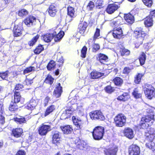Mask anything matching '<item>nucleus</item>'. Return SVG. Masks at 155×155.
Listing matches in <instances>:
<instances>
[{
	"label": "nucleus",
	"instance_id": "13d9d810",
	"mask_svg": "<svg viewBox=\"0 0 155 155\" xmlns=\"http://www.w3.org/2000/svg\"><path fill=\"white\" fill-rule=\"evenodd\" d=\"M102 0H97L96 2V7L97 8H100L102 7V5L103 3Z\"/></svg>",
	"mask_w": 155,
	"mask_h": 155
},
{
	"label": "nucleus",
	"instance_id": "ddd939ff",
	"mask_svg": "<svg viewBox=\"0 0 155 155\" xmlns=\"http://www.w3.org/2000/svg\"><path fill=\"white\" fill-rule=\"evenodd\" d=\"M36 20V19L34 17L30 16L27 18L24 22L28 27H30L35 24Z\"/></svg>",
	"mask_w": 155,
	"mask_h": 155
},
{
	"label": "nucleus",
	"instance_id": "0eeeda50",
	"mask_svg": "<svg viewBox=\"0 0 155 155\" xmlns=\"http://www.w3.org/2000/svg\"><path fill=\"white\" fill-rule=\"evenodd\" d=\"M129 155H139L140 150V147L136 145L130 146L128 149Z\"/></svg>",
	"mask_w": 155,
	"mask_h": 155
},
{
	"label": "nucleus",
	"instance_id": "a878e982",
	"mask_svg": "<svg viewBox=\"0 0 155 155\" xmlns=\"http://www.w3.org/2000/svg\"><path fill=\"white\" fill-rule=\"evenodd\" d=\"M97 59L101 63L104 64L108 61V57L107 56L101 53H100L99 54L98 57Z\"/></svg>",
	"mask_w": 155,
	"mask_h": 155
},
{
	"label": "nucleus",
	"instance_id": "6ab92c4d",
	"mask_svg": "<svg viewBox=\"0 0 155 155\" xmlns=\"http://www.w3.org/2000/svg\"><path fill=\"white\" fill-rule=\"evenodd\" d=\"M61 137V134L60 133L57 131L54 132L53 136V143L56 144L59 143Z\"/></svg>",
	"mask_w": 155,
	"mask_h": 155
},
{
	"label": "nucleus",
	"instance_id": "37998d69",
	"mask_svg": "<svg viewBox=\"0 0 155 155\" xmlns=\"http://www.w3.org/2000/svg\"><path fill=\"white\" fill-rule=\"evenodd\" d=\"M44 48L43 46L40 45L36 48L34 50V52L36 54H38L40 53L43 50Z\"/></svg>",
	"mask_w": 155,
	"mask_h": 155
},
{
	"label": "nucleus",
	"instance_id": "c756f323",
	"mask_svg": "<svg viewBox=\"0 0 155 155\" xmlns=\"http://www.w3.org/2000/svg\"><path fill=\"white\" fill-rule=\"evenodd\" d=\"M130 95L127 93H124L121 95L119 96L117 99L120 101H125L130 98Z\"/></svg>",
	"mask_w": 155,
	"mask_h": 155
},
{
	"label": "nucleus",
	"instance_id": "5fc2aeb1",
	"mask_svg": "<svg viewBox=\"0 0 155 155\" xmlns=\"http://www.w3.org/2000/svg\"><path fill=\"white\" fill-rule=\"evenodd\" d=\"M120 51L122 56H123L124 55H127L130 53V51L129 50L124 48L120 50Z\"/></svg>",
	"mask_w": 155,
	"mask_h": 155
},
{
	"label": "nucleus",
	"instance_id": "774afa93",
	"mask_svg": "<svg viewBox=\"0 0 155 155\" xmlns=\"http://www.w3.org/2000/svg\"><path fill=\"white\" fill-rule=\"evenodd\" d=\"M78 110L81 112L82 113L84 111L83 108H82V106H78Z\"/></svg>",
	"mask_w": 155,
	"mask_h": 155
},
{
	"label": "nucleus",
	"instance_id": "2eb2a0df",
	"mask_svg": "<svg viewBox=\"0 0 155 155\" xmlns=\"http://www.w3.org/2000/svg\"><path fill=\"white\" fill-rule=\"evenodd\" d=\"M62 92V87L61 86L60 83H58L54 90L53 95L56 98L60 97Z\"/></svg>",
	"mask_w": 155,
	"mask_h": 155
},
{
	"label": "nucleus",
	"instance_id": "58836bf2",
	"mask_svg": "<svg viewBox=\"0 0 155 155\" xmlns=\"http://www.w3.org/2000/svg\"><path fill=\"white\" fill-rule=\"evenodd\" d=\"M132 95L136 99L140 98L141 97V94L140 93L138 90L137 88L134 89L132 93Z\"/></svg>",
	"mask_w": 155,
	"mask_h": 155
},
{
	"label": "nucleus",
	"instance_id": "4468645a",
	"mask_svg": "<svg viewBox=\"0 0 155 155\" xmlns=\"http://www.w3.org/2000/svg\"><path fill=\"white\" fill-rule=\"evenodd\" d=\"M118 6L115 4H109L106 9V12L109 14L113 13L118 8Z\"/></svg>",
	"mask_w": 155,
	"mask_h": 155
},
{
	"label": "nucleus",
	"instance_id": "6e6d98bb",
	"mask_svg": "<svg viewBox=\"0 0 155 155\" xmlns=\"http://www.w3.org/2000/svg\"><path fill=\"white\" fill-rule=\"evenodd\" d=\"M87 51V48L86 46H84L82 48L81 51V56L83 58L85 57Z\"/></svg>",
	"mask_w": 155,
	"mask_h": 155
},
{
	"label": "nucleus",
	"instance_id": "864d4df0",
	"mask_svg": "<svg viewBox=\"0 0 155 155\" xmlns=\"http://www.w3.org/2000/svg\"><path fill=\"white\" fill-rule=\"evenodd\" d=\"M8 73L7 71L2 73L0 72V77L3 80H6L8 77Z\"/></svg>",
	"mask_w": 155,
	"mask_h": 155
},
{
	"label": "nucleus",
	"instance_id": "412c9836",
	"mask_svg": "<svg viewBox=\"0 0 155 155\" xmlns=\"http://www.w3.org/2000/svg\"><path fill=\"white\" fill-rule=\"evenodd\" d=\"M61 128L64 133L66 134H71L73 131L72 127L69 125L61 127Z\"/></svg>",
	"mask_w": 155,
	"mask_h": 155
},
{
	"label": "nucleus",
	"instance_id": "3c124183",
	"mask_svg": "<svg viewBox=\"0 0 155 155\" xmlns=\"http://www.w3.org/2000/svg\"><path fill=\"white\" fill-rule=\"evenodd\" d=\"M35 69V68L34 67L31 66L27 68L24 71V74H25L28 73H30L32 71H34Z\"/></svg>",
	"mask_w": 155,
	"mask_h": 155
},
{
	"label": "nucleus",
	"instance_id": "aec40b11",
	"mask_svg": "<svg viewBox=\"0 0 155 155\" xmlns=\"http://www.w3.org/2000/svg\"><path fill=\"white\" fill-rule=\"evenodd\" d=\"M87 26V23L86 22H84L79 24L78 29L79 33L83 35L84 34Z\"/></svg>",
	"mask_w": 155,
	"mask_h": 155
},
{
	"label": "nucleus",
	"instance_id": "0e129e2a",
	"mask_svg": "<svg viewBox=\"0 0 155 155\" xmlns=\"http://www.w3.org/2000/svg\"><path fill=\"white\" fill-rule=\"evenodd\" d=\"M25 154L26 153L25 151L22 150H19L15 155H25Z\"/></svg>",
	"mask_w": 155,
	"mask_h": 155
},
{
	"label": "nucleus",
	"instance_id": "f704fd0d",
	"mask_svg": "<svg viewBox=\"0 0 155 155\" xmlns=\"http://www.w3.org/2000/svg\"><path fill=\"white\" fill-rule=\"evenodd\" d=\"M4 110L3 104L0 103V123L3 124L4 123L5 117L2 115Z\"/></svg>",
	"mask_w": 155,
	"mask_h": 155
},
{
	"label": "nucleus",
	"instance_id": "e433bc0d",
	"mask_svg": "<svg viewBox=\"0 0 155 155\" xmlns=\"http://www.w3.org/2000/svg\"><path fill=\"white\" fill-rule=\"evenodd\" d=\"M39 35H37L34 37L28 43V44L30 46H32L35 44L39 38Z\"/></svg>",
	"mask_w": 155,
	"mask_h": 155
},
{
	"label": "nucleus",
	"instance_id": "de8ad7c7",
	"mask_svg": "<svg viewBox=\"0 0 155 155\" xmlns=\"http://www.w3.org/2000/svg\"><path fill=\"white\" fill-rule=\"evenodd\" d=\"M18 109V106L16 105V104H15L14 103H11L9 107V109L11 111H15Z\"/></svg>",
	"mask_w": 155,
	"mask_h": 155
},
{
	"label": "nucleus",
	"instance_id": "c9c22d12",
	"mask_svg": "<svg viewBox=\"0 0 155 155\" xmlns=\"http://www.w3.org/2000/svg\"><path fill=\"white\" fill-rule=\"evenodd\" d=\"M64 34V31H60L57 35L56 34L55 35L56 36L54 39L55 41L58 42L60 41L63 37Z\"/></svg>",
	"mask_w": 155,
	"mask_h": 155
},
{
	"label": "nucleus",
	"instance_id": "49530a36",
	"mask_svg": "<svg viewBox=\"0 0 155 155\" xmlns=\"http://www.w3.org/2000/svg\"><path fill=\"white\" fill-rule=\"evenodd\" d=\"M94 7L95 5L94 2L92 1H90L87 6V9L88 11H92L93 10Z\"/></svg>",
	"mask_w": 155,
	"mask_h": 155
},
{
	"label": "nucleus",
	"instance_id": "338daca9",
	"mask_svg": "<svg viewBox=\"0 0 155 155\" xmlns=\"http://www.w3.org/2000/svg\"><path fill=\"white\" fill-rule=\"evenodd\" d=\"M129 72V68H125L123 70V73L124 74L128 73Z\"/></svg>",
	"mask_w": 155,
	"mask_h": 155
},
{
	"label": "nucleus",
	"instance_id": "052dcab7",
	"mask_svg": "<svg viewBox=\"0 0 155 155\" xmlns=\"http://www.w3.org/2000/svg\"><path fill=\"white\" fill-rule=\"evenodd\" d=\"M100 48L99 45L97 44H94L93 45V49L92 51L94 52H96Z\"/></svg>",
	"mask_w": 155,
	"mask_h": 155
},
{
	"label": "nucleus",
	"instance_id": "e2e57ef3",
	"mask_svg": "<svg viewBox=\"0 0 155 155\" xmlns=\"http://www.w3.org/2000/svg\"><path fill=\"white\" fill-rule=\"evenodd\" d=\"M34 78L32 79H30L26 78L25 80V81L26 84L28 85L31 84L33 83V80Z\"/></svg>",
	"mask_w": 155,
	"mask_h": 155
},
{
	"label": "nucleus",
	"instance_id": "b1692460",
	"mask_svg": "<svg viewBox=\"0 0 155 155\" xmlns=\"http://www.w3.org/2000/svg\"><path fill=\"white\" fill-rule=\"evenodd\" d=\"M146 141H147L146 144V147L151 150L153 152H155V144L153 141V140H147L146 138Z\"/></svg>",
	"mask_w": 155,
	"mask_h": 155
},
{
	"label": "nucleus",
	"instance_id": "bb28decb",
	"mask_svg": "<svg viewBox=\"0 0 155 155\" xmlns=\"http://www.w3.org/2000/svg\"><path fill=\"white\" fill-rule=\"evenodd\" d=\"M36 100L31 99L26 107L29 110H32L34 109L37 105V103Z\"/></svg>",
	"mask_w": 155,
	"mask_h": 155
},
{
	"label": "nucleus",
	"instance_id": "680f3d73",
	"mask_svg": "<svg viewBox=\"0 0 155 155\" xmlns=\"http://www.w3.org/2000/svg\"><path fill=\"white\" fill-rule=\"evenodd\" d=\"M23 87V85L21 84H17L15 87V92L17 91L20 90Z\"/></svg>",
	"mask_w": 155,
	"mask_h": 155
},
{
	"label": "nucleus",
	"instance_id": "72a5a7b5",
	"mask_svg": "<svg viewBox=\"0 0 155 155\" xmlns=\"http://www.w3.org/2000/svg\"><path fill=\"white\" fill-rule=\"evenodd\" d=\"M55 109V106L54 105H52L48 107L46 109L44 114L45 117L49 115L50 113H52Z\"/></svg>",
	"mask_w": 155,
	"mask_h": 155
},
{
	"label": "nucleus",
	"instance_id": "f03ea898",
	"mask_svg": "<svg viewBox=\"0 0 155 155\" xmlns=\"http://www.w3.org/2000/svg\"><path fill=\"white\" fill-rule=\"evenodd\" d=\"M104 134V127L101 126H97L94 129L92 132V135L95 140H99L103 138Z\"/></svg>",
	"mask_w": 155,
	"mask_h": 155
},
{
	"label": "nucleus",
	"instance_id": "6e6552de",
	"mask_svg": "<svg viewBox=\"0 0 155 155\" xmlns=\"http://www.w3.org/2000/svg\"><path fill=\"white\" fill-rule=\"evenodd\" d=\"M117 150V147L114 145L110 146L107 149H105L104 152L105 155H116Z\"/></svg>",
	"mask_w": 155,
	"mask_h": 155
},
{
	"label": "nucleus",
	"instance_id": "9b49d317",
	"mask_svg": "<svg viewBox=\"0 0 155 155\" xmlns=\"http://www.w3.org/2000/svg\"><path fill=\"white\" fill-rule=\"evenodd\" d=\"M112 35L114 38L120 39L123 36L122 29L120 27L114 28Z\"/></svg>",
	"mask_w": 155,
	"mask_h": 155
},
{
	"label": "nucleus",
	"instance_id": "ea45409f",
	"mask_svg": "<svg viewBox=\"0 0 155 155\" xmlns=\"http://www.w3.org/2000/svg\"><path fill=\"white\" fill-rule=\"evenodd\" d=\"M146 59V54L144 53L143 52L139 58V60L141 65H143L144 64Z\"/></svg>",
	"mask_w": 155,
	"mask_h": 155
},
{
	"label": "nucleus",
	"instance_id": "9d476101",
	"mask_svg": "<svg viewBox=\"0 0 155 155\" xmlns=\"http://www.w3.org/2000/svg\"><path fill=\"white\" fill-rule=\"evenodd\" d=\"M68 15L66 20L68 22H71L73 18L75 17L74 14L75 11L74 8L71 7H69L67 8Z\"/></svg>",
	"mask_w": 155,
	"mask_h": 155
},
{
	"label": "nucleus",
	"instance_id": "7c9ffc66",
	"mask_svg": "<svg viewBox=\"0 0 155 155\" xmlns=\"http://www.w3.org/2000/svg\"><path fill=\"white\" fill-rule=\"evenodd\" d=\"M23 133L22 129L21 128H17L13 130L12 134L16 137H20Z\"/></svg>",
	"mask_w": 155,
	"mask_h": 155
},
{
	"label": "nucleus",
	"instance_id": "7ed1b4c3",
	"mask_svg": "<svg viewBox=\"0 0 155 155\" xmlns=\"http://www.w3.org/2000/svg\"><path fill=\"white\" fill-rule=\"evenodd\" d=\"M143 90L146 97L149 99H151L155 96V89L150 84H145Z\"/></svg>",
	"mask_w": 155,
	"mask_h": 155
},
{
	"label": "nucleus",
	"instance_id": "dca6fc26",
	"mask_svg": "<svg viewBox=\"0 0 155 155\" xmlns=\"http://www.w3.org/2000/svg\"><path fill=\"white\" fill-rule=\"evenodd\" d=\"M56 35V32L54 31L53 34L47 33L42 36V39L46 42H50L53 38Z\"/></svg>",
	"mask_w": 155,
	"mask_h": 155
},
{
	"label": "nucleus",
	"instance_id": "c03bdc74",
	"mask_svg": "<svg viewBox=\"0 0 155 155\" xmlns=\"http://www.w3.org/2000/svg\"><path fill=\"white\" fill-rule=\"evenodd\" d=\"M15 121L19 124H21L25 122V120L24 117H16L14 118Z\"/></svg>",
	"mask_w": 155,
	"mask_h": 155
},
{
	"label": "nucleus",
	"instance_id": "09e8293b",
	"mask_svg": "<svg viewBox=\"0 0 155 155\" xmlns=\"http://www.w3.org/2000/svg\"><path fill=\"white\" fill-rule=\"evenodd\" d=\"M143 75V74H138L135 78L134 82L136 84H139L141 78Z\"/></svg>",
	"mask_w": 155,
	"mask_h": 155
},
{
	"label": "nucleus",
	"instance_id": "5701e85b",
	"mask_svg": "<svg viewBox=\"0 0 155 155\" xmlns=\"http://www.w3.org/2000/svg\"><path fill=\"white\" fill-rule=\"evenodd\" d=\"M124 18L127 23L129 24H132L134 22V17L130 14L125 15Z\"/></svg>",
	"mask_w": 155,
	"mask_h": 155
},
{
	"label": "nucleus",
	"instance_id": "39448f33",
	"mask_svg": "<svg viewBox=\"0 0 155 155\" xmlns=\"http://www.w3.org/2000/svg\"><path fill=\"white\" fill-rule=\"evenodd\" d=\"M126 117L122 114H118L114 118V121L116 126L118 127H122L124 126L126 123Z\"/></svg>",
	"mask_w": 155,
	"mask_h": 155
},
{
	"label": "nucleus",
	"instance_id": "473e14b6",
	"mask_svg": "<svg viewBox=\"0 0 155 155\" xmlns=\"http://www.w3.org/2000/svg\"><path fill=\"white\" fill-rule=\"evenodd\" d=\"M57 12L56 7L54 6L51 5L50 6L48 10V13L49 15L52 17H54Z\"/></svg>",
	"mask_w": 155,
	"mask_h": 155
},
{
	"label": "nucleus",
	"instance_id": "a18cd8bd",
	"mask_svg": "<svg viewBox=\"0 0 155 155\" xmlns=\"http://www.w3.org/2000/svg\"><path fill=\"white\" fill-rule=\"evenodd\" d=\"M54 80V78H52L51 76L48 75L46 78L45 81V82L51 85L53 83Z\"/></svg>",
	"mask_w": 155,
	"mask_h": 155
},
{
	"label": "nucleus",
	"instance_id": "a19ab883",
	"mask_svg": "<svg viewBox=\"0 0 155 155\" xmlns=\"http://www.w3.org/2000/svg\"><path fill=\"white\" fill-rule=\"evenodd\" d=\"M21 96L18 91H16L15 93L14 96V103L16 104L19 102L20 100Z\"/></svg>",
	"mask_w": 155,
	"mask_h": 155
},
{
	"label": "nucleus",
	"instance_id": "cd10ccee",
	"mask_svg": "<svg viewBox=\"0 0 155 155\" xmlns=\"http://www.w3.org/2000/svg\"><path fill=\"white\" fill-rule=\"evenodd\" d=\"M153 20L152 18L150 16L147 17L144 21V24L146 27H150L152 26L153 25Z\"/></svg>",
	"mask_w": 155,
	"mask_h": 155
},
{
	"label": "nucleus",
	"instance_id": "f257e3e1",
	"mask_svg": "<svg viewBox=\"0 0 155 155\" xmlns=\"http://www.w3.org/2000/svg\"><path fill=\"white\" fill-rule=\"evenodd\" d=\"M154 120V115L153 114L143 117L140 124L141 127L143 129H147L153 124Z\"/></svg>",
	"mask_w": 155,
	"mask_h": 155
},
{
	"label": "nucleus",
	"instance_id": "2f4dec72",
	"mask_svg": "<svg viewBox=\"0 0 155 155\" xmlns=\"http://www.w3.org/2000/svg\"><path fill=\"white\" fill-rule=\"evenodd\" d=\"M13 31L15 37L19 36L21 34V28L18 25L15 26L14 28Z\"/></svg>",
	"mask_w": 155,
	"mask_h": 155
},
{
	"label": "nucleus",
	"instance_id": "a211bd4d",
	"mask_svg": "<svg viewBox=\"0 0 155 155\" xmlns=\"http://www.w3.org/2000/svg\"><path fill=\"white\" fill-rule=\"evenodd\" d=\"M72 120L74 125L78 129H81L82 127V121L77 116H73L72 117Z\"/></svg>",
	"mask_w": 155,
	"mask_h": 155
},
{
	"label": "nucleus",
	"instance_id": "f3484780",
	"mask_svg": "<svg viewBox=\"0 0 155 155\" xmlns=\"http://www.w3.org/2000/svg\"><path fill=\"white\" fill-rule=\"evenodd\" d=\"M124 136L130 139H131L134 137V132L133 130L130 128L125 129L124 131Z\"/></svg>",
	"mask_w": 155,
	"mask_h": 155
},
{
	"label": "nucleus",
	"instance_id": "1a4fd4ad",
	"mask_svg": "<svg viewBox=\"0 0 155 155\" xmlns=\"http://www.w3.org/2000/svg\"><path fill=\"white\" fill-rule=\"evenodd\" d=\"M51 127L50 125L42 124L39 127L38 130L39 134L41 135H45L47 133L51 130Z\"/></svg>",
	"mask_w": 155,
	"mask_h": 155
},
{
	"label": "nucleus",
	"instance_id": "4d7b16f0",
	"mask_svg": "<svg viewBox=\"0 0 155 155\" xmlns=\"http://www.w3.org/2000/svg\"><path fill=\"white\" fill-rule=\"evenodd\" d=\"M105 90L108 93H111L114 91L113 88L110 86H108L106 87Z\"/></svg>",
	"mask_w": 155,
	"mask_h": 155
},
{
	"label": "nucleus",
	"instance_id": "79ce46f5",
	"mask_svg": "<svg viewBox=\"0 0 155 155\" xmlns=\"http://www.w3.org/2000/svg\"><path fill=\"white\" fill-rule=\"evenodd\" d=\"M114 84L117 86H120L123 83L122 79L119 77H116L113 80Z\"/></svg>",
	"mask_w": 155,
	"mask_h": 155
},
{
	"label": "nucleus",
	"instance_id": "393cba45",
	"mask_svg": "<svg viewBox=\"0 0 155 155\" xmlns=\"http://www.w3.org/2000/svg\"><path fill=\"white\" fill-rule=\"evenodd\" d=\"M74 109L72 107H71L67 108L65 110L64 113L62 114V115H66V118H68L71 115L73 114Z\"/></svg>",
	"mask_w": 155,
	"mask_h": 155
},
{
	"label": "nucleus",
	"instance_id": "f8f14e48",
	"mask_svg": "<svg viewBox=\"0 0 155 155\" xmlns=\"http://www.w3.org/2000/svg\"><path fill=\"white\" fill-rule=\"evenodd\" d=\"M145 136L147 140H153L155 137V130L152 128H150L147 132H145Z\"/></svg>",
	"mask_w": 155,
	"mask_h": 155
},
{
	"label": "nucleus",
	"instance_id": "423d86ee",
	"mask_svg": "<svg viewBox=\"0 0 155 155\" xmlns=\"http://www.w3.org/2000/svg\"><path fill=\"white\" fill-rule=\"evenodd\" d=\"M89 115L92 120H104L105 119V117L100 110L93 111L90 113Z\"/></svg>",
	"mask_w": 155,
	"mask_h": 155
},
{
	"label": "nucleus",
	"instance_id": "20e7f679",
	"mask_svg": "<svg viewBox=\"0 0 155 155\" xmlns=\"http://www.w3.org/2000/svg\"><path fill=\"white\" fill-rule=\"evenodd\" d=\"M134 34L135 37L138 40V44H142L146 35V34L143 31V29L141 28H136L134 31Z\"/></svg>",
	"mask_w": 155,
	"mask_h": 155
},
{
	"label": "nucleus",
	"instance_id": "4c0bfd02",
	"mask_svg": "<svg viewBox=\"0 0 155 155\" xmlns=\"http://www.w3.org/2000/svg\"><path fill=\"white\" fill-rule=\"evenodd\" d=\"M56 65L55 62L52 60L50 61L48 63L47 67L48 70L49 71H51L54 68Z\"/></svg>",
	"mask_w": 155,
	"mask_h": 155
},
{
	"label": "nucleus",
	"instance_id": "4be33fe9",
	"mask_svg": "<svg viewBox=\"0 0 155 155\" xmlns=\"http://www.w3.org/2000/svg\"><path fill=\"white\" fill-rule=\"evenodd\" d=\"M104 75L103 73L93 71L91 73V78L92 79L98 78Z\"/></svg>",
	"mask_w": 155,
	"mask_h": 155
},
{
	"label": "nucleus",
	"instance_id": "c85d7f7f",
	"mask_svg": "<svg viewBox=\"0 0 155 155\" xmlns=\"http://www.w3.org/2000/svg\"><path fill=\"white\" fill-rule=\"evenodd\" d=\"M122 20V18L120 17L119 18L115 19L112 22L111 25L114 28H117V27H118L119 25L122 24L121 23Z\"/></svg>",
	"mask_w": 155,
	"mask_h": 155
},
{
	"label": "nucleus",
	"instance_id": "603ef678",
	"mask_svg": "<svg viewBox=\"0 0 155 155\" xmlns=\"http://www.w3.org/2000/svg\"><path fill=\"white\" fill-rule=\"evenodd\" d=\"M143 3L148 7H151L153 4L152 0H142Z\"/></svg>",
	"mask_w": 155,
	"mask_h": 155
},
{
	"label": "nucleus",
	"instance_id": "bf43d9fd",
	"mask_svg": "<svg viewBox=\"0 0 155 155\" xmlns=\"http://www.w3.org/2000/svg\"><path fill=\"white\" fill-rule=\"evenodd\" d=\"M100 30L98 28H97L94 37V41L95 40L100 36Z\"/></svg>",
	"mask_w": 155,
	"mask_h": 155
},
{
	"label": "nucleus",
	"instance_id": "69168bd1",
	"mask_svg": "<svg viewBox=\"0 0 155 155\" xmlns=\"http://www.w3.org/2000/svg\"><path fill=\"white\" fill-rule=\"evenodd\" d=\"M50 98L49 97H47L44 101V104L45 106H47V104L50 100Z\"/></svg>",
	"mask_w": 155,
	"mask_h": 155
},
{
	"label": "nucleus",
	"instance_id": "8fccbe9b",
	"mask_svg": "<svg viewBox=\"0 0 155 155\" xmlns=\"http://www.w3.org/2000/svg\"><path fill=\"white\" fill-rule=\"evenodd\" d=\"M28 14V12L27 10L23 9L19 11L18 15L20 17H23L27 15Z\"/></svg>",
	"mask_w": 155,
	"mask_h": 155
}]
</instances>
